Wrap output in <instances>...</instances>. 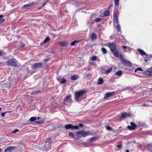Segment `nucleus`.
<instances>
[{
	"label": "nucleus",
	"instance_id": "a878e982",
	"mask_svg": "<svg viewBox=\"0 0 152 152\" xmlns=\"http://www.w3.org/2000/svg\"><path fill=\"white\" fill-rule=\"evenodd\" d=\"M131 126L133 128H134V130L135 129V128L137 127V126L133 122H131L130 123Z\"/></svg>",
	"mask_w": 152,
	"mask_h": 152
},
{
	"label": "nucleus",
	"instance_id": "680f3d73",
	"mask_svg": "<svg viewBox=\"0 0 152 152\" xmlns=\"http://www.w3.org/2000/svg\"><path fill=\"white\" fill-rule=\"evenodd\" d=\"M1 107H0V111L1 110Z\"/></svg>",
	"mask_w": 152,
	"mask_h": 152
},
{
	"label": "nucleus",
	"instance_id": "37998d69",
	"mask_svg": "<svg viewBox=\"0 0 152 152\" xmlns=\"http://www.w3.org/2000/svg\"><path fill=\"white\" fill-rule=\"evenodd\" d=\"M6 112H3V113H1V116H3V117L4 116H5V114H6Z\"/></svg>",
	"mask_w": 152,
	"mask_h": 152
},
{
	"label": "nucleus",
	"instance_id": "5fc2aeb1",
	"mask_svg": "<svg viewBox=\"0 0 152 152\" xmlns=\"http://www.w3.org/2000/svg\"><path fill=\"white\" fill-rule=\"evenodd\" d=\"M144 61H145L147 62L148 61V60L147 59H144Z\"/></svg>",
	"mask_w": 152,
	"mask_h": 152
},
{
	"label": "nucleus",
	"instance_id": "9b49d317",
	"mask_svg": "<svg viewBox=\"0 0 152 152\" xmlns=\"http://www.w3.org/2000/svg\"><path fill=\"white\" fill-rule=\"evenodd\" d=\"M115 92H110L106 93L104 96V99H106L111 96L115 93Z\"/></svg>",
	"mask_w": 152,
	"mask_h": 152
},
{
	"label": "nucleus",
	"instance_id": "864d4df0",
	"mask_svg": "<svg viewBox=\"0 0 152 152\" xmlns=\"http://www.w3.org/2000/svg\"><path fill=\"white\" fill-rule=\"evenodd\" d=\"M89 134V132H86V136L88 135Z\"/></svg>",
	"mask_w": 152,
	"mask_h": 152
},
{
	"label": "nucleus",
	"instance_id": "f3484780",
	"mask_svg": "<svg viewBox=\"0 0 152 152\" xmlns=\"http://www.w3.org/2000/svg\"><path fill=\"white\" fill-rule=\"evenodd\" d=\"M71 95H69L67 96L66 99L64 100V102H66L67 101H68L69 102H71L72 101V99H71Z\"/></svg>",
	"mask_w": 152,
	"mask_h": 152
},
{
	"label": "nucleus",
	"instance_id": "f257e3e1",
	"mask_svg": "<svg viewBox=\"0 0 152 152\" xmlns=\"http://www.w3.org/2000/svg\"><path fill=\"white\" fill-rule=\"evenodd\" d=\"M108 47L110 48L111 51L113 55L116 57H119V51L116 48L115 43H112L108 45Z\"/></svg>",
	"mask_w": 152,
	"mask_h": 152
},
{
	"label": "nucleus",
	"instance_id": "e433bc0d",
	"mask_svg": "<svg viewBox=\"0 0 152 152\" xmlns=\"http://www.w3.org/2000/svg\"><path fill=\"white\" fill-rule=\"evenodd\" d=\"M91 75L90 73H88L87 75L86 76V77L88 78V79H90L91 78Z\"/></svg>",
	"mask_w": 152,
	"mask_h": 152
},
{
	"label": "nucleus",
	"instance_id": "2f4dec72",
	"mask_svg": "<svg viewBox=\"0 0 152 152\" xmlns=\"http://www.w3.org/2000/svg\"><path fill=\"white\" fill-rule=\"evenodd\" d=\"M69 135L72 138H75L74 135L72 132H70L69 133Z\"/></svg>",
	"mask_w": 152,
	"mask_h": 152
},
{
	"label": "nucleus",
	"instance_id": "338daca9",
	"mask_svg": "<svg viewBox=\"0 0 152 152\" xmlns=\"http://www.w3.org/2000/svg\"><path fill=\"white\" fill-rule=\"evenodd\" d=\"M151 90H152V88H151Z\"/></svg>",
	"mask_w": 152,
	"mask_h": 152
},
{
	"label": "nucleus",
	"instance_id": "0eeeda50",
	"mask_svg": "<svg viewBox=\"0 0 152 152\" xmlns=\"http://www.w3.org/2000/svg\"><path fill=\"white\" fill-rule=\"evenodd\" d=\"M143 74L148 76L152 75V67L148 69L147 71H145L143 73Z\"/></svg>",
	"mask_w": 152,
	"mask_h": 152
},
{
	"label": "nucleus",
	"instance_id": "39448f33",
	"mask_svg": "<svg viewBox=\"0 0 152 152\" xmlns=\"http://www.w3.org/2000/svg\"><path fill=\"white\" fill-rule=\"evenodd\" d=\"M50 142L49 141H46L45 142L44 146L41 147V149L43 151H46L49 149L50 148Z\"/></svg>",
	"mask_w": 152,
	"mask_h": 152
},
{
	"label": "nucleus",
	"instance_id": "7ed1b4c3",
	"mask_svg": "<svg viewBox=\"0 0 152 152\" xmlns=\"http://www.w3.org/2000/svg\"><path fill=\"white\" fill-rule=\"evenodd\" d=\"M83 126L82 124H79L78 126H73L71 124L66 125L65 126V128L66 129H71L72 130L79 129L80 127H81Z\"/></svg>",
	"mask_w": 152,
	"mask_h": 152
},
{
	"label": "nucleus",
	"instance_id": "a211bd4d",
	"mask_svg": "<svg viewBox=\"0 0 152 152\" xmlns=\"http://www.w3.org/2000/svg\"><path fill=\"white\" fill-rule=\"evenodd\" d=\"M91 38L92 40H95L97 38V36L95 33H92L91 35Z\"/></svg>",
	"mask_w": 152,
	"mask_h": 152
},
{
	"label": "nucleus",
	"instance_id": "c85d7f7f",
	"mask_svg": "<svg viewBox=\"0 0 152 152\" xmlns=\"http://www.w3.org/2000/svg\"><path fill=\"white\" fill-rule=\"evenodd\" d=\"M101 50L104 54H105L107 53V51L105 48L102 47V48Z\"/></svg>",
	"mask_w": 152,
	"mask_h": 152
},
{
	"label": "nucleus",
	"instance_id": "5701e85b",
	"mask_svg": "<svg viewBox=\"0 0 152 152\" xmlns=\"http://www.w3.org/2000/svg\"><path fill=\"white\" fill-rule=\"evenodd\" d=\"M4 17L3 15H0V23H2L4 21V19L2 18Z\"/></svg>",
	"mask_w": 152,
	"mask_h": 152
},
{
	"label": "nucleus",
	"instance_id": "20e7f679",
	"mask_svg": "<svg viewBox=\"0 0 152 152\" xmlns=\"http://www.w3.org/2000/svg\"><path fill=\"white\" fill-rule=\"evenodd\" d=\"M7 63L8 65L12 66L14 67H19L20 65L18 64L17 61L14 58L7 61Z\"/></svg>",
	"mask_w": 152,
	"mask_h": 152
},
{
	"label": "nucleus",
	"instance_id": "72a5a7b5",
	"mask_svg": "<svg viewBox=\"0 0 152 152\" xmlns=\"http://www.w3.org/2000/svg\"><path fill=\"white\" fill-rule=\"evenodd\" d=\"M97 57L96 56H93L91 58H90V59L91 60L95 61L96 60Z\"/></svg>",
	"mask_w": 152,
	"mask_h": 152
},
{
	"label": "nucleus",
	"instance_id": "e2e57ef3",
	"mask_svg": "<svg viewBox=\"0 0 152 152\" xmlns=\"http://www.w3.org/2000/svg\"><path fill=\"white\" fill-rule=\"evenodd\" d=\"M64 104H65V103H64Z\"/></svg>",
	"mask_w": 152,
	"mask_h": 152
},
{
	"label": "nucleus",
	"instance_id": "ddd939ff",
	"mask_svg": "<svg viewBox=\"0 0 152 152\" xmlns=\"http://www.w3.org/2000/svg\"><path fill=\"white\" fill-rule=\"evenodd\" d=\"M127 116L129 117H131V114L129 113H122L121 115V118H126Z\"/></svg>",
	"mask_w": 152,
	"mask_h": 152
},
{
	"label": "nucleus",
	"instance_id": "2eb2a0df",
	"mask_svg": "<svg viewBox=\"0 0 152 152\" xmlns=\"http://www.w3.org/2000/svg\"><path fill=\"white\" fill-rule=\"evenodd\" d=\"M16 148V147L15 146H10L7 147L5 150L4 152H6V151H11L14 149H15Z\"/></svg>",
	"mask_w": 152,
	"mask_h": 152
},
{
	"label": "nucleus",
	"instance_id": "4be33fe9",
	"mask_svg": "<svg viewBox=\"0 0 152 152\" xmlns=\"http://www.w3.org/2000/svg\"><path fill=\"white\" fill-rule=\"evenodd\" d=\"M106 129L108 131H113L114 132H115L116 131L114 130L113 129V128H112L110 126H107L106 127Z\"/></svg>",
	"mask_w": 152,
	"mask_h": 152
},
{
	"label": "nucleus",
	"instance_id": "6ab92c4d",
	"mask_svg": "<svg viewBox=\"0 0 152 152\" xmlns=\"http://www.w3.org/2000/svg\"><path fill=\"white\" fill-rule=\"evenodd\" d=\"M103 82V80L102 78L101 77H100L99 78L98 80V82L97 83V84L99 85L102 84Z\"/></svg>",
	"mask_w": 152,
	"mask_h": 152
},
{
	"label": "nucleus",
	"instance_id": "bf43d9fd",
	"mask_svg": "<svg viewBox=\"0 0 152 152\" xmlns=\"http://www.w3.org/2000/svg\"><path fill=\"white\" fill-rule=\"evenodd\" d=\"M42 8H41V7H40L39 8V9H40Z\"/></svg>",
	"mask_w": 152,
	"mask_h": 152
},
{
	"label": "nucleus",
	"instance_id": "4d7b16f0",
	"mask_svg": "<svg viewBox=\"0 0 152 152\" xmlns=\"http://www.w3.org/2000/svg\"><path fill=\"white\" fill-rule=\"evenodd\" d=\"M126 152H129V151L128 150H126Z\"/></svg>",
	"mask_w": 152,
	"mask_h": 152
},
{
	"label": "nucleus",
	"instance_id": "8fccbe9b",
	"mask_svg": "<svg viewBox=\"0 0 152 152\" xmlns=\"http://www.w3.org/2000/svg\"><path fill=\"white\" fill-rule=\"evenodd\" d=\"M2 55V52L1 51H0V56Z\"/></svg>",
	"mask_w": 152,
	"mask_h": 152
},
{
	"label": "nucleus",
	"instance_id": "de8ad7c7",
	"mask_svg": "<svg viewBox=\"0 0 152 152\" xmlns=\"http://www.w3.org/2000/svg\"><path fill=\"white\" fill-rule=\"evenodd\" d=\"M123 48L124 49H126L127 48V47L125 46H123Z\"/></svg>",
	"mask_w": 152,
	"mask_h": 152
},
{
	"label": "nucleus",
	"instance_id": "c756f323",
	"mask_svg": "<svg viewBox=\"0 0 152 152\" xmlns=\"http://www.w3.org/2000/svg\"><path fill=\"white\" fill-rule=\"evenodd\" d=\"M116 28L117 30V31L118 32H121V27L120 26V25L119 24H118L117 25V26H116Z\"/></svg>",
	"mask_w": 152,
	"mask_h": 152
},
{
	"label": "nucleus",
	"instance_id": "f03ea898",
	"mask_svg": "<svg viewBox=\"0 0 152 152\" xmlns=\"http://www.w3.org/2000/svg\"><path fill=\"white\" fill-rule=\"evenodd\" d=\"M86 93V91L81 90L76 91L75 92V99L76 102L79 101V99L81 97Z\"/></svg>",
	"mask_w": 152,
	"mask_h": 152
},
{
	"label": "nucleus",
	"instance_id": "412c9836",
	"mask_svg": "<svg viewBox=\"0 0 152 152\" xmlns=\"http://www.w3.org/2000/svg\"><path fill=\"white\" fill-rule=\"evenodd\" d=\"M50 38L48 37H47L45 39L43 42L44 43H47L50 40Z\"/></svg>",
	"mask_w": 152,
	"mask_h": 152
},
{
	"label": "nucleus",
	"instance_id": "6e6d98bb",
	"mask_svg": "<svg viewBox=\"0 0 152 152\" xmlns=\"http://www.w3.org/2000/svg\"><path fill=\"white\" fill-rule=\"evenodd\" d=\"M137 71V69H136L135 70H134V72L136 73Z\"/></svg>",
	"mask_w": 152,
	"mask_h": 152
},
{
	"label": "nucleus",
	"instance_id": "7c9ffc66",
	"mask_svg": "<svg viewBox=\"0 0 152 152\" xmlns=\"http://www.w3.org/2000/svg\"><path fill=\"white\" fill-rule=\"evenodd\" d=\"M98 137H92L91 139V142H94L96 140H97L98 139Z\"/></svg>",
	"mask_w": 152,
	"mask_h": 152
},
{
	"label": "nucleus",
	"instance_id": "a18cd8bd",
	"mask_svg": "<svg viewBox=\"0 0 152 152\" xmlns=\"http://www.w3.org/2000/svg\"><path fill=\"white\" fill-rule=\"evenodd\" d=\"M137 71H143V70L141 68H137Z\"/></svg>",
	"mask_w": 152,
	"mask_h": 152
},
{
	"label": "nucleus",
	"instance_id": "ea45409f",
	"mask_svg": "<svg viewBox=\"0 0 152 152\" xmlns=\"http://www.w3.org/2000/svg\"><path fill=\"white\" fill-rule=\"evenodd\" d=\"M127 128L129 130H134V128H133L131 126H127Z\"/></svg>",
	"mask_w": 152,
	"mask_h": 152
},
{
	"label": "nucleus",
	"instance_id": "6e6552de",
	"mask_svg": "<svg viewBox=\"0 0 152 152\" xmlns=\"http://www.w3.org/2000/svg\"><path fill=\"white\" fill-rule=\"evenodd\" d=\"M77 135L79 137H86V132L84 130H82L77 133Z\"/></svg>",
	"mask_w": 152,
	"mask_h": 152
},
{
	"label": "nucleus",
	"instance_id": "09e8293b",
	"mask_svg": "<svg viewBox=\"0 0 152 152\" xmlns=\"http://www.w3.org/2000/svg\"><path fill=\"white\" fill-rule=\"evenodd\" d=\"M57 80L59 81V82H60V80H61V79H60L58 77H57Z\"/></svg>",
	"mask_w": 152,
	"mask_h": 152
},
{
	"label": "nucleus",
	"instance_id": "dca6fc26",
	"mask_svg": "<svg viewBox=\"0 0 152 152\" xmlns=\"http://www.w3.org/2000/svg\"><path fill=\"white\" fill-rule=\"evenodd\" d=\"M58 44L61 46L63 47H66L68 45V42L66 41H62L58 42Z\"/></svg>",
	"mask_w": 152,
	"mask_h": 152
},
{
	"label": "nucleus",
	"instance_id": "b1692460",
	"mask_svg": "<svg viewBox=\"0 0 152 152\" xmlns=\"http://www.w3.org/2000/svg\"><path fill=\"white\" fill-rule=\"evenodd\" d=\"M78 78V76L75 75H72L71 77V79L72 80H75L77 79Z\"/></svg>",
	"mask_w": 152,
	"mask_h": 152
},
{
	"label": "nucleus",
	"instance_id": "052dcab7",
	"mask_svg": "<svg viewBox=\"0 0 152 152\" xmlns=\"http://www.w3.org/2000/svg\"><path fill=\"white\" fill-rule=\"evenodd\" d=\"M1 149L0 148V152H1Z\"/></svg>",
	"mask_w": 152,
	"mask_h": 152
},
{
	"label": "nucleus",
	"instance_id": "473e14b6",
	"mask_svg": "<svg viewBox=\"0 0 152 152\" xmlns=\"http://www.w3.org/2000/svg\"><path fill=\"white\" fill-rule=\"evenodd\" d=\"M44 121L43 120H41L39 121H36L35 122V123L36 124H41L44 122Z\"/></svg>",
	"mask_w": 152,
	"mask_h": 152
},
{
	"label": "nucleus",
	"instance_id": "69168bd1",
	"mask_svg": "<svg viewBox=\"0 0 152 152\" xmlns=\"http://www.w3.org/2000/svg\"><path fill=\"white\" fill-rule=\"evenodd\" d=\"M11 152V151H9V152Z\"/></svg>",
	"mask_w": 152,
	"mask_h": 152
},
{
	"label": "nucleus",
	"instance_id": "f8f14e48",
	"mask_svg": "<svg viewBox=\"0 0 152 152\" xmlns=\"http://www.w3.org/2000/svg\"><path fill=\"white\" fill-rule=\"evenodd\" d=\"M35 4V5H37V3H35V2H31L29 4H26L24 5V6H23L22 7V9H27L28 7L31 6H32L34 5V4Z\"/></svg>",
	"mask_w": 152,
	"mask_h": 152
},
{
	"label": "nucleus",
	"instance_id": "c9c22d12",
	"mask_svg": "<svg viewBox=\"0 0 152 152\" xmlns=\"http://www.w3.org/2000/svg\"><path fill=\"white\" fill-rule=\"evenodd\" d=\"M110 14V12L109 11H107L104 12V15L105 16L109 15Z\"/></svg>",
	"mask_w": 152,
	"mask_h": 152
},
{
	"label": "nucleus",
	"instance_id": "4c0bfd02",
	"mask_svg": "<svg viewBox=\"0 0 152 152\" xmlns=\"http://www.w3.org/2000/svg\"><path fill=\"white\" fill-rule=\"evenodd\" d=\"M112 68L108 69L106 71V74H108V73H110V71L112 70Z\"/></svg>",
	"mask_w": 152,
	"mask_h": 152
},
{
	"label": "nucleus",
	"instance_id": "423d86ee",
	"mask_svg": "<svg viewBox=\"0 0 152 152\" xmlns=\"http://www.w3.org/2000/svg\"><path fill=\"white\" fill-rule=\"evenodd\" d=\"M43 64L41 62L35 63L31 64L32 69H37L41 68Z\"/></svg>",
	"mask_w": 152,
	"mask_h": 152
},
{
	"label": "nucleus",
	"instance_id": "bb28decb",
	"mask_svg": "<svg viewBox=\"0 0 152 152\" xmlns=\"http://www.w3.org/2000/svg\"><path fill=\"white\" fill-rule=\"evenodd\" d=\"M66 81L67 80L66 79L62 78L61 79V80L59 82L63 84L66 83Z\"/></svg>",
	"mask_w": 152,
	"mask_h": 152
},
{
	"label": "nucleus",
	"instance_id": "13d9d810",
	"mask_svg": "<svg viewBox=\"0 0 152 152\" xmlns=\"http://www.w3.org/2000/svg\"><path fill=\"white\" fill-rule=\"evenodd\" d=\"M37 119H38V120H39L40 118V117H37Z\"/></svg>",
	"mask_w": 152,
	"mask_h": 152
},
{
	"label": "nucleus",
	"instance_id": "393cba45",
	"mask_svg": "<svg viewBox=\"0 0 152 152\" xmlns=\"http://www.w3.org/2000/svg\"><path fill=\"white\" fill-rule=\"evenodd\" d=\"M80 41L79 40H76L74 41L71 43V46L74 45L76 43L79 42Z\"/></svg>",
	"mask_w": 152,
	"mask_h": 152
},
{
	"label": "nucleus",
	"instance_id": "f704fd0d",
	"mask_svg": "<svg viewBox=\"0 0 152 152\" xmlns=\"http://www.w3.org/2000/svg\"><path fill=\"white\" fill-rule=\"evenodd\" d=\"M119 0H114L115 1V4L116 6H118L119 5Z\"/></svg>",
	"mask_w": 152,
	"mask_h": 152
},
{
	"label": "nucleus",
	"instance_id": "1a4fd4ad",
	"mask_svg": "<svg viewBox=\"0 0 152 152\" xmlns=\"http://www.w3.org/2000/svg\"><path fill=\"white\" fill-rule=\"evenodd\" d=\"M116 23L117 25L119 24L118 16L117 13H115L113 16V23Z\"/></svg>",
	"mask_w": 152,
	"mask_h": 152
},
{
	"label": "nucleus",
	"instance_id": "58836bf2",
	"mask_svg": "<svg viewBox=\"0 0 152 152\" xmlns=\"http://www.w3.org/2000/svg\"><path fill=\"white\" fill-rule=\"evenodd\" d=\"M101 20V19L99 18H97L95 20V21L96 22H98L100 21Z\"/></svg>",
	"mask_w": 152,
	"mask_h": 152
},
{
	"label": "nucleus",
	"instance_id": "79ce46f5",
	"mask_svg": "<svg viewBox=\"0 0 152 152\" xmlns=\"http://www.w3.org/2000/svg\"><path fill=\"white\" fill-rule=\"evenodd\" d=\"M117 147L118 148H121L122 147V145L121 144H119L117 146Z\"/></svg>",
	"mask_w": 152,
	"mask_h": 152
},
{
	"label": "nucleus",
	"instance_id": "603ef678",
	"mask_svg": "<svg viewBox=\"0 0 152 152\" xmlns=\"http://www.w3.org/2000/svg\"><path fill=\"white\" fill-rule=\"evenodd\" d=\"M113 4H111L109 7H108V8H111V7H113Z\"/></svg>",
	"mask_w": 152,
	"mask_h": 152
},
{
	"label": "nucleus",
	"instance_id": "aec40b11",
	"mask_svg": "<svg viewBox=\"0 0 152 152\" xmlns=\"http://www.w3.org/2000/svg\"><path fill=\"white\" fill-rule=\"evenodd\" d=\"M122 72L121 71L119 70L117 71L115 73L116 75L120 77L122 76Z\"/></svg>",
	"mask_w": 152,
	"mask_h": 152
},
{
	"label": "nucleus",
	"instance_id": "cd10ccee",
	"mask_svg": "<svg viewBox=\"0 0 152 152\" xmlns=\"http://www.w3.org/2000/svg\"><path fill=\"white\" fill-rule=\"evenodd\" d=\"M37 119V118L35 117H33L29 119V121H35Z\"/></svg>",
	"mask_w": 152,
	"mask_h": 152
},
{
	"label": "nucleus",
	"instance_id": "0e129e2a",
	"mask_svg": "<svg viewBox=\"0 0 152 152\" xmlns=\"http://www.w3.org/2000/svg\"><path fill=\"white\" fill-rule=\"evenodd\" d=\"M121 128V127H119V128Z\"/></svg>",
	"mask_w": 152,
	"mask_h": 152
},
{
	"label": "nucleus",
	"instance_id": "9d476101",
	"mask_svg": "<svg viewBox=\"0 0 152 152\" xmlns=\"http://www.w3.org/2000/svg\"><path fill=\"white\" fill-rule=\"evenodd\" d=\"M122 62L123 64L126 65L128 66H132V64L130 61H127L124 59L122 60Z\"/></svg>",
	"mask_w": 152,
	"mask_h": 152
},
{
	"label": "nucleus",
	"instance_id": "c03bdc74",
	"mask_svg": "<svg viewBox=\"0 0 152 152\" xmlns=\"http://www.w3.org/2000/svg\"><path fill=\"white\" fill-rule=\"evenodd\" d=\"M19 131L18 129H15L14 131L12 132V133H16V132Z\"/></svg>",
	"mask_w": 152,
	"mask_h": 152
},
{
	"label": "nucleus",
	"instance_id": "4468645a",
	"mask_svg": "<svg viewBox=\"0 0 152 152\" xmlns=\"http://www.w3.org/2000/svg\"><path fill=\"white\" fill-rule=\"evenodd\" d=\"M137 50L138 51L140 54L144 58H145L144 56H148L145 52L141 49H139Z\"/></svg>",
	"mask_w": 152,
	"mask_h": 152
},
{
	"label": "nucleus",
	"instance_id": "3c124183",
	"mask_svg": "<svg viewBox=\"0 0 152 152\" xmlns=\"http://www.w3.org/2000/svg\"><path fill=\"white\" fill-rule=\"evenodd\" d=\"M49 60V59L48 58H46L45 59V61H47Z\"/></svg>",
	"mask_w": 152,
	"mask_h": 152
},
{
	"label": "nucleus",
	"instance_id": "a19ab883",
	"mask_svg": "<svg viewBox=\"0 0 152 152\" xmlns=\"http://www.w3.org/2000/svg\"><path fill=\"white\" fill-rule=\"evenodd\" d=\"M21 46L20 47H24L25 46V45L22 42H20Z\"/></svg>",
	"mask_w": 152,
	"mask_h": 152
},
{
	"label": "nucleus",
	"instance_id": "49530a36",
	"mask_svg": "<svg viewBox=\"0 0 152 152\" xmlns=\"http://www.w3.org/2000/svg\"><path fill=\"white\" fill-rule=\"evenodd\" d=\"M47 2H45V3H44L42 5V6H41V8H42L44 6H45L46 5V3H47Z\"/></svg>",
	"mask_w": 152,
	"mask_h": 152
}]
</instances>
